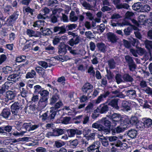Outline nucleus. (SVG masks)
I'll use <instances>...</instances> for the list:
<instances>
[{
    "label": "nucleus",
    "mask_w": 152,
    "mask_h": 152,
    "mask_svg": "<svg viewBox=\"0 0 152 152\" xmlns=\"http://www.w3.org/2000/svg\"><path fill=\"white\" fill-rule=\"evenodd\" d=\"M39 115L40 118L42 121H48L54 119L56 113L55 112L51 113L50 110V112L47 111L42 115L39 114Z\"/></svg>",
    "instance_id": "obj_1"
},
{
    "label": "nucleus",
    "mask_w": 152,
    "mask_h": 152,
    "mask_svg": "<svg viewBox=\"0 0 152 152\" xmlns=\"http://www.w3.org/2000/svg\"><path fill=\"white\" fill-rule=\"evenodd\" d=\"M111 118L113 120V124L115 126L118 124H119L122 120L123 117L121 115L118 113H114L111 116Z\"/></svg>",
    "instance_id": "obj_2"
},
{
    "label": "nucleus",
    "mask_w": 152,
    "mask_h": 152,
    "mask_svg": "<svg viewBox=\"0 0 152 152\" xmlns=\"http://www.w3.org/2000/svg\"><path fill=\"white\" fill-rule=\"evenodd\" d=\"M68 45H65L64 43H61L58 46V53L59 55L65 54L67 52V48L68 50Z\"/></svg>",
    "instance_id": "obj_3"
},
{
    "label": "nucleus",
    "mask_w": 152,
    "mask_h": 152,
    "mask_svg": "<svg viewBox=\"0 0 152 152\" xmlns=\"http://www.w3.org/2000/svg\"><path fill=\"white\" fill-rule=\"evenodd\" d=\"M93 89V86L89 83L85 84L82 88L83 91L84 93L87 94V95H88L92 91Z\"/></svg>",
    "instance_id": "obj_4"
},
{
    "label": "nucleus",
    "mask_w": 152,
    "mask_h": 152,
    "mask_svg": "<svg viewBox=\"0 0 152 152\" xmlns=\"http://www.w3.org/2000/svg\"><path fill=\"white\" fill-rule=\"evenodd\" d=\"M109 110L108 106L105 104H100L96 109V111L101 114L105 113Z\"/></svg>",
    "instance_id": "obj_5"
},
{
    "label": "nucleus",
    "mask_w": 152,
    "mask_h": 152,
    "mask_svg": "<svg viewBox=\"0 0 152 152\" xmlns=\"http://www.w3.org/2000/svg\"><path fill=\"white\" fill-rule=\"evenodd\" d=\"M64 129H58L56 130H53V132H48L47 134L50 136H58L64 133Z\"/></svg>",
    "instance_id": "obj_6"
},
{
    "label": "nucleus",
    "mask_w": 152,
    "mask_h": 152,
    "mask_svg": "<svg viewBox=\"0 0 152 152\" xmlns=\"http://www.w3.org/2000/svg\"><path fill=\"white\" fill-rule=\"evenodd\" d=\"M48 100L40 98L38 104L37 109L41 110L44 108L47 104Z\"/></svg>",
    "instance_id": "obj_7"
},
{
    "label": "nucleus",
    "mask_w": 152,
    "mask_h": 152,
    "mask_svg": "<svg viewBox=\"0 0 152 152\" xmlns=\"http://www.w3.org/2000/svg\"><path fill=\"white\" fill-rule=\"evenodd\" d=\"M135 103V102L133 101L127 102L124 101L122 102V106L126 110L128 111L130 110L132 105H134Z\"/></svg>",
    "instance_id": "obj_8"
},
{
    "label": "nucleus",
    "mask_w": 152,
    "mask_h": 152,
    "mask_svg": "<svg viewBox=\"0 0 152 152\" xmlns=\"http://www.w3.org/2000/svg\"><path fill=\"white\" fill-rule=\"evenodd\" d=\"M68 136L69 137H74L76 134L78 135H80L81 134V132L77 129H70L67 130Z\"/></svg>",
    "instance_id": "obj_9"
},
{
    "label": "nucleus",
    "mask_w": 152,
    "mask_h": 152,
    "mask_svg": "<svg viewBox=\"0 0 152 152\" xmlns=\"http://www.w3.org/2000/svg\"><path fill=\"white\" fill-rule=\"evenodd\" d=\"M53 31L55 33H57L58 34H62L66 31L65 26H56L54 27Z\"/></svg>",
    "instance_id": "obj_10"
},
{
    "label": "nucleus",
    "mask_w": 152,
    "mask_h": 152,
    "mask_svg": "<svg viewBox=\"0 0 152 152\" xmlns=\"http://www.w3.org/2000/svg\"><path fill=\"white\" fill-rule=\"evenodd\" d=\"M109 92L107 91L101 94L96 100L95 103L97 104L99 103L100 102L103 101L104 99L106 98L109 95Z\"/></svg>",
    "instance_id": "obj_11"
},
{
    "label": "nucleus",
    "mask_w": 152,
    "mask_h": 152,
    "mask_svg": "<svg viewBox=\"0 0 152 152\" xmlns=\"http://www.w3.org/2000/svg\"><path fill=\"white\" fill-rule=\"evenodd\" d=\"M20 77L19 75L17 74H13L8 76L7 80L9 81L15 83L18 80Z\"/></svg>",
    "instance_id": "obj_12"
},
{
    "label": "nucleus",
    "mask_w": 152,
    "mask_h": 152,
    "mask_svg": "<svg viewBox=\"0 0 152 152\" xmlns=\"http://www.w3.org/2000/svg\"><path fill=\"white\" fill-rule=\"evenodd\" d=\"M36 42H30L25 46V48H31V49L34 51H38L40 49V47L38 46H35L34 44Z\"/></svg>",
    "instance_id": "obj_13"
},
{
    "label": "nucleus",
    "mask_w": 152,
    "mask_h": 152,
    "mask_svg": "<svg viewBox=\"0 0 152 152\" xmlns=\"http://www.w3.org/2000/svg\"><path fill=\"white\" fill-rule=\"evenodd\" d=\"M45 21L44 20H39L34 22L32 25L33 26L34 28H40L41 30L43 29V27L44 25Z\"/></svg>",
    "instance_id": "obj_14"
},
{
    "label": "nucleus",
    "mask_w": 152,
    "mask_h": 152,
    "mask_svg": "<svg viewBox=\"0 0 152 152\" xmlns=\"http://www.w3.org/2000/svg\"><path fill=\"white\" fill-rule=\"evenodd\" d=\"M107 36L108 40L112 43L116 42L118 39L117 37L113 33L109 32L107 34Z\"/></svg>",
    "instance_id": "obj_15"
},
{
    "label": "nucleus",
    "mask_w": 152,
    "mask_h": 152,
    "mask_svg": "<svg viewBox=\"0 0 152 152\" xmlns=\"http://www.w3.org/2000/svg\"><path fill=\"white\" fill-rule=\"evenodd\" d=\"M127 96L131 99L135 98L136 96L135 91L133 89L128 90L125 92Z\"/></svg>",
    "instance_id": "obj_16"
},
{
    "label": "nucleus",
    "mask_w": 152,
    "mask_h": 152,
    "mask_svg": "<svg viewBox=\"0 0 152 152\" xmlns=\"http://www.w3.org/2000/svg\"><path fill=\"white\" fill-rule=\"evenodd\" d=\"M11 114L10 110L8 108H4L2 110L1 114V115L4 118L7 119Z\"/></svg>",
    "instance_id": "obj_17"
},
{
    "label": "nucleus",
    "mask_w": 152,
    "mask_h": 152,
    "mask_svg": "<svg viewBox=\"0 0 152 152\" xmlns=\"http://www.w3.org/2000/svg\"><path fill=\"white\" fill-rule=\"evenodd\" d=\"M26 33L29 37H38L37 32L31 29H27L26 31Z\"/></svg>",
    "instance_id": "obj_18"
},
{
    "label": "nucleus",
    "mask_w": 152,
    "mask_h": 152,
    "mask_svg": "<svg viewBox=\"0 0 152 152\" xmlns=\"http://www.w3.org/2000/svg\"><path fill=\"white\" fill-rule=\"evenodd\" d=\"M137 134V132L134 129H131L128 131L127 132L128 135L132 139L136 138Z\"/></svg>",
    "instance_id": "obj_19"
},
{
    "label": "nucleus",
    "mask_w": 152,
    "mask_h": 152,
    "mask_svg": "<svg viewBox=\"0 0 152 152\" xmlns=\"http://www.w3.org/2000/svg\"><path fill=\"white\" fill-rule=\"evenodd\" d=\"M144 44L145 48L150 51L152 49V41L146 39L144 42Z\"/></svg>",
    "instance_id": "obj_20"
},
{
    "label": "nucleus",
    "mask_w": 152,
    "mask_h": 152,
    "mask_svg": "<svg viewBox=\"0 0 152 152\" xmlns=\"http://www.w3.org/2000/svg\"><path fill=\"white\" fill-rule=\"evenodd\" d=\"M96 46L99 50L101 52L104 53L106 52L107 47L105 45L102 43H99L96 44Z\"/></svg>",
    "instance_id": "obj_21"
},
{
    "label": "nucleus",
    "mask_w": 152,
    "mask_h": 152,
    "mask_svg": "<svg viewBox=\"0 0 152 152\" xmlns=\"http://www.w3.org/2000/svg\"><path fill=\"white\" fill-rule=\"evenodd\" d=\"M142 5L140 2L135 3L132 6L133 9L138 12H141Z\"/></svg>",
    "instance_id": "obj_22"
},
{
    "label": "nucleus",
    "mask_w": 152,
    "mask_h": 152,
    "mask_svg": "<svg viewBox=\"0 0 152 152\" xmlns=\"http://www.w3.org/2000/svg\"><path fill=\"white\" fill-rule=\"evenodd\" d=\"M63 105V103L61 102H58L55 104L54 107H53L51 108V112L53 113L55 112L56 114V111L60 107Z\"/></svg>",
    "instance_id": "obj_23"
},
{
    "label": "nucleus",
    "mask_w": 152,
    "mask_h": 152,
    "mask_svg": "<svg viewBox=\"0 0 152 152\" xmlns=\"http://www.w3.org/2000/svg\"><path fill=\"white\" fill-rule=\"evenodd\" d=\"M78 19V17L76 16L75 12L73 11H72L70 13L69 15V20L72 22H75Z\"/></svg>",
    "instance_id": "obj_24"
},
{
    "label": "nucleus",
    "mask_w": 152,
    "mask_h": 152,
    "mask_svg": "<svg viewBox=\"0 0 152 152\" xmlns=\"http://www.w3.org/2000/svg\"><path fill=\"white\" fill-rule=\"evenodd\" d=\"M100 146V143L99 141H96L93 142L89 147L94 151L99 148Z\"/></svg>",
    "instance_id": "obj_25"
},
{
    "label": "nucleus",
    "mask_w": 152,
    "mask_h": 152,
    "mask_svg": "<svg viewBox=\"0 0 152 152\" xmlns=\"http://www.w3.org/2000/svg\"><path fill=\"white\" fill-rule=\"evenodd\" d=\"M49 94V92L48 91L43 89L39 93V94L41 96V98L45 99H48V96Z\"/></svg>",
    "instance_id": "obj_26"
},
{
    "label": "nucleus",
    "mask_w": 152,
    "mask_h": 152,
    "mask_svg": "<svg viewBox=\"0 0 152 152\" xmlns=\"http://www.w3.org/2000/svg\"><path fill=\"white\" fill-rule=\"evenodd\" d=\"M126 127V126L125 125L121 124L115 128V130L117 133H120L124 132Z\"/></svg>",
    "instance_id": "obj_27"
},
{
    "label": "nucleus",
    "mask_w": 152,
    "mask_h": 152,
    "mask_svg": "<svg viewBox=\"0 0 152 152\" xmlns=\"http://www.w3.org/2000/svg\"><path fill=\"white\" fill-rule=\"evenodd\" d=\"M115 146L117 147H120L121 149H125L127 148V145L125 143H122L119 140L116 143H115Z\"/></svg>",
    "instance_id": "obj_28"
},
{
    "label": "nucleus",
    "mask_w": 152,
    "mask_h": 152,
    "mask_svg": "<svg viewBox=\"0 0 152 152\" xmlns=\"http://www.w3.org/2000/svg\"><path fill=\"white\" fill-rule=\"evenodd\" d=\"M102 123L105 126L108 128H110L111 124V122L108 120L106 118H102L101 120Z\"/></svg>",
    "instance_id": "obj_29"
},
{
    "label": "nucleus",
    "mask_w": 152,
    "mask_h": 152,
    "mask_svg": "<svg viewBox=\"0 0 152 152\" xmlns=\"http://www.w3.org/2000/svg\"><path fill=\"white\" fill-rule=\"evenodd\" d=\"M118 99H116L112 100L109 103V105H111L115 108L118 109L119 108V107L118 105Z\"/></svg>",
    "instance_id": "obj_30"
},
{
    "label": "nucleus",
    "mask_w": 152,
    "mask_h": 152,
    "mask_svg": "<svg viewBox=\"0 0 152 152\" xmlns=\"http://www.w3.org/2000/svg\"><path fill=\"white\" fill-rule=\"evenodd\" d=\"M114 21L113 20H111L110 22V24L113 27L116 26L117 25L120 26H123L125 25H129V23L126 22H124L122 24H119L118 23H115L113 22Z\"/></svg>",
    "instance_id": "obj_31"
},
{
    "label": "nucleus",
    "mask_w": 152,
    "mask_h": 152,
    "mask_svg": "<svg viewBox=\"0 0 152 152\" xmlns=\"http://www.w3.org/2000/svg\"><path fill=\"white\" fill-rule=\"evenodd\" d=\"M2 71L5 74H9L13 72L12 68L9 66H6L2 68Z\"/></svg>",
    "instance_id": "obj_32"
},
{
    "label": "nucleus",
    "mask_w": 152,
    "mask_h": 152,
    "mask_svg": "<svg viewBox=\"0 0 152 152\" xmlns=\"http://www.w3.org/2000/svg\"><path fill=\"white\" fill-rule=\"evenodd\" d=\"M26 113H32L35 110V107L34 105H30L29 106L26 107L25 109Z\"/></svg>",
    "instance_id": "obj_33"
},
{
    "label": "nucleus",
    "mask_w": 152,
    "mask_h": 152,
    "mask_svg": "<svg viewBox=\"0 0 152 152\" xmlns=\"http://www.w3.org/2000/svg\"><path fill=\"white\" fill-rule=\"evenodd\" d=\"M15 96V94L12 91H8L6 93V97L8 100H12Z\"/></svg>",
    "instance_id": "obj_34"
},
{
    "label": "nucleus",
    "mask_w": 152,
    "mask_h": 152,
    "mask_svg": "<svg viewBox=\"0 0 152 152\" xmlns=\"http://www.w3.org/2000/svg\"><path fill=\"white\" fill-rule=\"evenodd\" d=\"M81 3L83 6L86 9L88 10H92V7L91 5L86 1H81Z\"/></svg>",
    "instance_id": "obj_35"
},
{
    "label": "nucleus",
    "mask_w": 152,
    "mask_h": 152,
    "mask_svg": "<svg viewBox=\"0 0 152 152\" xmlns=\"http://www.w3.org/2000/svg\"><path fill=\"white\" fill-rule=\"evenodd\" d=\"M45 49L48 51V52L50 54H53L55 52V48L51 45H49L46 47Z\"/></svg>",
    "instance_id": "obj_36"
},
{
    "label": "nucleus",
    "mask_w": 152,
    "mask_h": 152,
    "mask_svg": "<svg viewBox=\"0 0 152 152\" xmlns=\"http://www.w3.org/2000/svg\"><path fill=\"white\" fill-rule=\"evenodd\" d=\"M145 127L149 128L152 126V120L150 119H145L144 121Z\"/></svg>",
    "instance_id": "obj_37"
},
{
    "label": "nucleus",
    "mask_w": 152,
    "mask_h": 152,
    "mask_svg": "<svg viewBox=\"0 0 152 152\" xmlns=\"http://www.w3.org/2000/svg\"><path fill=\"white\" fill-rule=\"evenodd\" d=\"M36 75V73L34 70H31L30 72H28L26 75V78L27 79L33 78Z\"/></svg>",
    "instance_id": "obj_38"
},
{
    "label": "nucleus",
    "mask_w": 152,
    "mask_h": 152,
    "mask_svg": "<svg viewBox=\"0 0 152 152\" xmlns=\"http://www.w3.org/2000/svg\"><path fill=\"white\" fill-rule=\"evenodd\" d=\"M59 96L58 95H53L50 99V104H54L59 99Z\"/></svg>",
    "instance_id": "obj_39"
},
{
    "label": "nucleus",
    "mask_w": 152,
    "mask_h": 152,
    "mask_svg": "<svg viewBox=\"0 0 152 152\" xmlns=\"http://www.w3.org/2000/svg\"><path fill=\"white\" fill-rule=\"evenodd\" d=\"M123 78L124 81L127 82H132L133 80V79L129 74H124Z\"/></svg>",
    "instance_id": "obj_40"
},
{
    "label": "nucleus",
    "mask_w": 152,
    "mask_h": 152,
    "mask_svg": "<svg viewBox=\"0 0 152 152\" xmlns=\"http://www.w3.org/2000/svg\"><path fill=\"white\" fill-rule=\"evenodd\" d=\"M138 121L137 117L136 116L132 117L129 121L130 124L132 125H136Z\"/></svg>",
    "instance_id": "obj_41"
},
{
    "label": "nucleus",
    "mask_w": 152,
    "mask_h": 152,
    "mask_svg": "<svg viewBox=\"0 0 152 152\" xmlns=\"http://www.w3.org/2000/svg\"><path fill=\"white\" fill-rule=\"evenodd\" d=\"M121 17L120 15L118 13H114L111 16L110 18L115 21L117 22L119 19Z\"/></svg>",
    "instance_id": "obj_42"
},
{
    "label": "nucleus",
    "mask_w": 152,
    "mask_h": 152,
    "mask_svg": "<svg viewBox=\"0 0 152 152\" xmlns=\"http://www.w3.org/2000/svg\"><path fill=\"white\" fill-rule=\"evenodd\" d=\"M136 128L139 130H142L145 128L144 122L138 121L136 125Z\"/></svg>",
    "instance_id": "obj_43"
},
{
    "label": "nucleus",
    "mask_w": 152,
    "mask_h": 152,
    "mask_svg": "<svg viewBox=\"0 0 152 152\" xmlns=\"http://www.w3.org/2000/svg\"><path fill=\"white\" fill-rule=\"evenodd\" d=\"M22 105L20 102H15L11 106V108H14L19 110L20 108L22 107Z\"/></svg>",
    "instance_id": "obj_44"
},
{
    "label": "nucleus",
    "mask_w": 152,
    "mask_h": 152,
    "mask_svg": "<svg viewBox=\"0 0 152 152\" xmlns=\"http://www.w3.org/2000/svg\"><path fill=\"white\" fill-rule=\"evenodd\" d=\"M69 97L70 98V99L72 101H73L77 97V93L75 92L70 93L69 95Z\"/></svg>",
    "instance_id": "obj_45"
},
{
    "label": "nucleus",
    "mask_w": 152,
    "mask_h": 152,
    "mask_svg": "<svg viewBox=\"0 0 152 152\" xmlns=\"http://www.w3.org/2000/svg\"><path fill=\"white\" fill-rule=\"evenodd\" d=\"M129 5L126 3H120L119 5L117 6L116 9H120L123 8L128 9L129 7Z\"/></svg>",
    "instance_id": "obj_46"
},
{
    "label": "nucleus",
    "mask_w": 152,
    "mask_h": 152,
    "mask_svg": "<svg viewBox=\"0 0 152 152\" xmlns=\"http://www.w3.org/2000/svg\"><path fill=\"white\" fill-rule=\"evenodd\" d=\"M108 64L110 68L114 69L115 66V63L113 59H111L108 61Z\"/></svg>",
    "instance_id": "obj_47"
},
{
    "label": "nucleus",
    "mask_w": 152,
    "mask_h": 152,
    "mask_svg": "<svg viewBox=\"0 0 152 152\" xmlns=\"http://www.w3.org/2000/svg\"><path fill=\"white\" fill-rule=\"evenodd\" d=\"M94 107V103L92 102H89L86 107L85 110L87 111V113H89L91 112V110L93 109Z\"/></svg>",
    "instance_id": "obj_48"
},
{
    "label": "nucleus",
    "mask_w": 152,
    "mask_h": 152,
    "mask_svg": "<svg viewBox=\"0 0 152 152\" xmlns=\"http://www.w3.org/2000/svg\"><path fill=\"white\" fill-rule=\"evenodd\" d=\"M141 12H148L151 9L150 6L148 5H145L144 6L142 5Z\"/></svg>",
    "instance_id": "obj_49"
},
{
    "label": "nucleus",
    "mask_w": 152,
    "mask_h": 152,
    "mask_svg": "<svg viewBox=\"0 0 152 152\" xmlns=\"http://www.w3.org/2000/svg\"><path fill=\"white\" fill-rule=\"evenodd\" d=\"M12 8V7L9 5H7L4 7L2 9L3 11L4 12V14L7 13L8 15L9 14V12Z\"/></svg>",
    "instance_id": "obj_50"
},
{
    "label": "nucleus",
    "mask_w": 152,
    "mask_h": 152,
    "mask_svg": "<svg viewBox=\"0 0 152 152\" xmlns=\"http://www.w3.org/2000/svg\"><path fill=\"white\" fill-rule=\"evenodd\" d=\"M77 27V25L76 24H70L66 26V28L68 30H72L75 29Z\"/></svg>",
    "instance_id": "obj_51"
},
{
    "label": "nucleus",
    "mask_w": 152,
    "mask_h": 152,
    "mask_svg": "<svg viewBox=\"0 0 152 152\" xmlns=\"http://www.w3.org/2000/svg\"><path fill=\"white\" fill-rule=\"evenodd\" d=\"M92 127L94 128L97 129L99 131H101L102 126L97 122L93 123L92 125Z\"/></svg>",
    "instance_id": "obj_52"
},
{
    "label": "nucleus",
    "mask_w": 152,
    "mask_h": 152,
    "mask_svg": "<svg viewBox=\"0 0 152 152\" xmlns=\"http://www.w3.org/2000/svg\"><path fill=\"white\" fill-rule=\"evenodd\" d=\"M19 15V12L18 11L15 12L10 17H11V19L14 20L15 21H16L18 18Z\"/></svg>",
    "instance_id": "obj_53"
},
{
    "label": "nucleus",
    "mask_w": 152,
    "mask_h": 152,
    "mask_svg": "<svg viewBox=\"0 0 152 152\" xmlns=\"http://www.w3.org/2000/svg\"><path fill=\"white\" fill-rule=\"evenodd\" d=\"M37 63L39 65L45 69L47 68L48 66L47 63L44 61H38Z\"/></svg>",
    "instance_id": "obj_54"
},
{
    "label": "nucleus",
    "mask_w": 152,
    "mask_h": 152,
    "mask_svg": "<svg viewBox=\"0 0 152 152\" xmlns=\"http://www.w3.org/2000/svg\"><path fill=\"white\" fill-rule=\"evenodd\" d=\"M10 82L8 81L5 82V83L2 85L1 88L6 91V90H7L9 89V87L10 86Z\"/></svg>",
    "instance_id": "obj_55"
},
{
    "label": "nucleus",
    "mask_w": 152,
    "mask_h": 152,
    "mask_svg": "<svg viewBox=\"0 0 152 152\" xmlns=\"http://www.w3.org/2000/svg\"><path fill=\"white\" fill-rule=\"evenodd\" d=\"M55 145L58 148H60L64 145V142L59 140L55 141Z\"/></svg>",
    "instance_id": "obj_56"
},
{
    "label": "nucleus",
    "mask_w": 152,
    "mask_h": 152,
    "mask_svg": "<svg viewBox=\"0 0 152 152\" xmlns=\"http://www.w3.org/2000/svg\"><path fill=\"white\" fill-rule=\"evenodd\" d=\"M71 118L69 117H64L62 120V123L64 124H67L69 123Z\"/></svg>",
    "instance_id": "obj_57"
},
{
    "label": "nucleus",
    "mask_w": 152,
    "mask_h": 152,
    "mask_svg": "<svg viewBox=\"0 0 152 152\" xmlns=\"http://www.w3.org/2000/svg\"><path fill=\"white\" fill-rule=\"evenodd\" d=\"M34 88V93H38L39 94L40 92L42 91L43 89L40 86L38 85L35 86Z\"/></svg>",
    "instance_id": "obj_58"
},
{
    "label": "nucleus",
    "mask_w": 152,
    "mask_h": 152,
    "mask_svg": "<svg viewBox=\"0 0 152 152\" xmlns=\"http://www.w3.org/2000/svg\"><path fill=\"white\" fill-rule=\"evenodd\" d=\"M115 79L118 84H119L123 81L122 76L120 74H116L115 77Z\"/></svg>",
    "instance_id": "obj_59"
},
{
    "label": "nucleus",
    "mask_w": 152,
    "mask_h": 152,
    "mask_svg": "<svg viewBox=\"0 0 152 152\" xmlns=\"http://www.w3.org/2000/svg\"><path fill=\"white\" fill-rule=\"evenodd\" d=\"M41 31L44 35H48L51 34L52 33V31L49 28H46L44 30H41Z\"/></svg>",
    "instance_id": "obj_60"
},
{
    "label": "nucleus",
    "mask_w": 152,
    "mask_h": 152,
    "mask_svg": "<svg viewBox=\"0 0 152 152\" xmlns=\"http://www.w3.org/2000/svg\"><path fill=\"white\" fill-rule=\"evenodd\" d=\"M126 61L127 63L128 64L134 62L132 58L129 56H126L125 57Z\"/></svg>",
    "instance_id": "obj_61"
},
{
    "label": "nucleus",
    "mask_w": 152,
    "mask_h": 152,
    "mask_svg": "<svg viewBox=\"0 0 152 152\" xmlns=\"http://www.w3.org/2000/svg\"><path fill=\"white\" fill-rule=\"evenodd\" d=\"M68 50L70 53L73 55H78L79 54V51L76 50H72V48L70 47H68Z\"/></svg>",
    "instance_id": "obj_62"
},
{
    "label": "nucleus",
    "mask_w": 152,
    "mask_h": 152,
    "mask_svg": "<svg viewBox=\"0 0 152 152\" xmlns=\"http://www.w3.org/2000/svg\"><path fill=\"white\" fill-rule=\"evenodd\" d=\"M23 11H25L26 12L30 13L31 15H33V12L34 11V10L31 9L29 7L23 8Z\"/></svg>",
    "instance_id": "obj_63"
},
{
    "label": "nucleus",
    "mask_w": 152,
    "mask_h": 152,
    "mask_svg": "<svg viewBox=\"0 0 152 152\" xmlns=\"http://www.w3.org/2000/svg\"><path fill=\"white\" fill-rule=\"evenodd\" d=\"M132 30V27H128L127 28L125 29L124 30V34L126 35H129Z\"/></svg>",
    "instance_id": "obj_64"
}]
</instances>
